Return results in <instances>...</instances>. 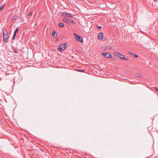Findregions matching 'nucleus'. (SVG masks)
Wrapping results in <instances>:
<instances>
[{"label":"nucleus","mask_w":158,"mask_h":158,"mask_svg":"<svg viewBox=\"0 0 158 158\" xmlns=\"http://www.w3.org/2000/svg\"><path fill=\"white\" fill-rule=\"evenodd\" d=\"M32 14V12H30L27 17H28L29 16H31Z\"/></svg>","instance_id":"obj_21"},{"label":"nucleus","mask_w":158,"mask_h":158,"mask_svg":"<svg viewBox=\"0 0 158 158\" xmlns=\"http://www.w3.org/2000/svg\"><path fill=\"white\" fill-rule=\"evenodd\" d=\"M97 28L98 30H100L102 28V26H98L97 27Z\"/></svg>","instance_id":"obj_14"},{"label":"nucleus","mask_w":158,"mask_h":158,"mask_svg":"<svg viewBox=\"0 0 158 158\" xmlns=\"http://www.w3.org/2000/svg\"><path fill=\"white\" fill-rule=\"evenodd\" d=\"M62 16L64 17H71L73 18V16L70 13L64 12L62 15Z\"/></svg>","instance_id":"obj_4"},{"label":"nucleus","mask_w":158,"mask_h":158,"mask_svg":"<svg viewBox=\"0 0 158 158\" xmlns=\"http://www.w3.org/2000/svg\"><path fill=\"white\" fill-rule=\"evenodd\" d=\"M154 1H155V2H156L157 1V0H154Z\"/></svg>","instance_id":"obj_26"},{"label":"nucleus","mask_w":158,"mask_h":158,"mask_svg":"<svg viewBox=\"0 0 158 158\" xmlns=\"http://www.w3.org/2000/svg\"><path fill=\"white\" fill-rule=\"evenodd\" d=\"M155 89H156V91H158V88H157V87H156L155 88Z\"/></svg>","instance_id":"obj_24"},{"label":"nucleus","mask_w":158,"mask_h":158,"mask_svg":"<svg viewBox=\"0 0 158 158\" xmlns=\"http://www.w3.org/2000/svg\"><path fill=\"white\" fill-rule=\"evenodd\" d=\"M16 35H15V34H13V36L12 38V40H14L15 39V36Z\"/></svg>","instance_id":"obj_19"},{"label":"nucleus","mask_w":158,"mask_h":158,"mask_svg":"<svg viewBox=\"0 0 158 158\" xmlns=\"http://www.w3.org/2000/svg\"><path fill=\"white\" fill-rule=\"evenodd\" d=\"M103 37V34L102 32H101L98 35V40H102Z\"/></svg>","instance_id":"obj_5"},{"label":"nucleus","mask_w":158,"mask_h":158,"mask_svg":"<svg viewBox=\"0 0 158 158\" xmlns=\"http://www.w3.org/2000/svg\"><path fill=\"white\" fill-rule=\"evenodd\" d=\"M70 19H68L65 18H64L63 19V21L66 23H70Z\"/></svg>","instance_id":"obj_7"},{"label":"nucleus","mask_w":158,"mask_h":158,"mask_svg":"<svg viewBox=\"0 0 158 158\" xmlns=\"http://www.w3.org/2000/svg\"><path fill=\"white\" fill-rule=\"evenodd\" d=\"M73 34L74 35L75 38L78 41L80 42H83V39L81 36H79L75 33H73Z\"/></svg>","instance_id":"obj_2"},{"label":"nucleus","mask_w":158,"mask_h":158,"mask_svg":"<svg viewBox=\"0 0 158 158\" xmlns=\"http://www.w3.org/2000/svg\"><path fill=\"white\" fill-rule=\"evenodd\" d=\"M129 54H130L132 55V53H129Z\"/></svg>","instance_id":"obj_27"},{"label":"nucleus","mask_w":158,"mask_h":158,"mask_svg":"<svg viewBox=\"0 0 158 158\" xmlns=\"http://www.w3.org/2000/svg\"><path fill=\"white\" fill-rule=\"evenodd\" d=\"M122 60H128V58H126V57H125L124 56L123 58H122Z\"/></svg>","instance_id":"obj_20"},{"label":"nucleus","mask_w":158,"mask_h":158,"mask_svg":"<svg viewBox=\"0 0 158 158\" xmlns=\"http://www.w3.org/2000/svg\"><path fill=\"white\" fill-rule=\"evenodd\" d=\"M19 28H16L15 30L14 34H15V35H16V33L19 31Z\"/></svg>","instance_id":"obj_13"},{"label":"nucleus","mask_w":158,"mask_h":158,"mask_svg":"<svg viewBox=\"0 0 158 158\" xmlns=\"http://www.w3.org/2000/svg\"><path fill=\"white\" fill-rule=\"evenodd\" d=\"M102 55L105 57V56L106 55V53H105V52H102Z\"/></svg>","instance_id":"obj_22"},{"label":"nucleus","mask_w":158,"mask_h":158,"mask_svg":"<svg viewBox=\"0 0 158 158\" xmlns=\"http://www.w3.org/2000/svg\"><path fill=\"white\" fill-rule=\"evenodd\" d=\"M106 55H105V57L106 58H110L112 59H114V57H113L112 58V56H111V54H110V53L109 52H106Z\"/></svg>","instance_id":"obj_6"},{"label":"nucleus","mask_w":158,"mask_h":158,"mask_svg":"<svg viewBox=\"0 0 158 158\" xmlns=\"http://www.w3.org/2000/svg\"><path fill=\"white\" fill-rule=\"evenodd\" d=\"M134 56L135 58H137L138 57V56L137 55L135 54L134 55Z\"/></svg>","instance_id":"obj_23"},{"label":"nucleus","mask_w":158,"mask_h":158,"mask_svg":"<svg viewBox=\"0 0 158 158\" xmlns=\"http://www.w3.org/2000/svg\"><path fill=\"white\" fill-rule=\"evenodd\" d=\"M70 23H72L73 24H75V23L74 22V21L73 20H70Z\"/></svg>","instance_id":"obj_17"},{"label":"nucleus","mask_w":158,"mask_h":158,"mask_svg":"<svg viewBox=\"0 0 158 158\" xmlns=\"http://www.w3.org/2000/svg\"><path fill=\"white\" fill-rule=\"evenodd\" d=\"M18 18V17L17 15H15L14 16V18L15 20L17 19Z\"/></svg>","instance_id":"obj_18"},{"label":"nucleus","mask_w":158,"mask_h":158,"mask_svg":"<svg viewBox=\"0 0 158 158\" xmlns=\"http://www.w3.org/2000/svg\"><path fill=\"white\" fill-rule=\"evenodd\" d=\"M135 76L139 78H142V76L139 73H136L135 74Z\"/></svg>","instance_id":"obj_8"},{"label":"nucleus","mask_w":158,"mask_h":158,"mask_svg":"<svg viewBox=\"0 0 158 158\" xmlns=\"http://www.w3.org/2000/svg\"><path fill=\"white\" fill-rule=\"evenodd\" d=\"M56 33V32L55 31V30L52 31V35L53 37H56V36H57V35H55Z\"/></svg>","instance_id":"obj_10"},{"label":"nucleus","mask_w":158,"mask_h":158,"mask_svg":"<svg viewBox=\"0 0 158 158\" xmlns=\"http://www.w3.org/2000/svg\"><path fill=\"white\" fill-rule=\"evenodd\" d=\"M114 54L116 56L118 57H119L120 55V53L118 52H114Z\"/></svg>","instance_id":"obj_11"},{"label":"nucleus","mask_w":158,"mask_h":158,"mask_svg":"<svg viewBox=\"0 0 158 158\" xmlns=\"http://www.w3.org/2000/svg\"><path fill=\"white\" fill-rule=\"evenodd\" d=\"M124 55L122 54H120V55L119 56V57L121 59H122V58L123 57H124Z\"/></svg>","instance_id":"obj_16"},{"label":"nucleus","mask_w":158,"mask_h":158,"mask_svg":"<svg viewBox=\"0 0 158 158\" xmlns=\"http://www.w3.org/2000/svg\"><path fill=\"white\" fill-rule=\"evenodd\" d=\"M67 45V44H62L60 45V47L57 48V49L60 52H62L65 49Z\"/></svg>","instance_id":"obj_3"},{"label":"nucleus","mask_w":158,"mask_h":158,"mask_svg":"<svg viewBox=\"0 0 158 158\" xmlns=\"http://www.w3.org/2000/svg\"><path fill=\"white\" fill-rule=\"evenodd\" d=\"M79 71H81V72H83V70H80Z\"/></svg>","instance_id":"obj_25"},{"label":"nucleus","mask_w":158,"mask_h":158,"mask_svg":"<svg viewBox=\"0 0 158 158\" xmlns=\"http://www.w3.org/2000/svg\"><path fill=\"white\" fill-rule=\"evenodd\" d=\"M64 24L62 23H59V26L60 27H64Z\"/></svg>","instance_id":"obj_9"},{"label":"nucleus","mask_w":158,"mask_h":158,"mask_svg":"<svg viewBox=\"0 0 158 158\" xmlns=\"http://www.w3.org/2000/svg\"><path fill=\"white\" fill-rule=\"evenodd\" d=\"M9 36L7 30L5 31H3V40L6 43H7L8 41Z\"/></svg>","instance_id":"obj_1"},{"label":"nucleus","mask_w":158,"mask_h":158,"mask_svg":"<svg viewBox=\"0 0 158 158\" xmlns=\"http://www.w3.org/2000/svg\"><path fill=\"white\" fill-rule=\"evenodd\" d=\"M4 5H2L0 6V11H1L3 9L4 7Z\"/></svg>","instance_id":"obj_12"},{"label":"nucleus","mask_w":158,"mask_h":158,"mask_svg":"<svg viewBox=\"0 0 158 158\" xmlns=\"http://www.w3.org/2000/svg\"><path fill=\"white\" fill-rule=\"evenodd\" d=\"M13 51L14 53H18V50L16 48H15L13 50Z\"/></svg>","instance_id":"obj_15"}]
</instances>
